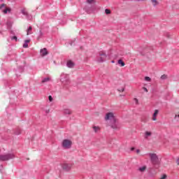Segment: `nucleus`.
<instances>
[{
	"mask_svg": "<svg viewBox=\"0 0 179 179\" xmlns=\"http://www.w3.org/2000/svg\"><path fill=\"white\" fill-rule=\"evenodd\" d=\"M105 120L106 121H108V120L110 121V127L112 129L118 130L121 128V124L117 121L115 117H114V113L111 112L106 113Z\"/></svg>",
	"mask_w": 179,
	"mask_h": 179,
	"instance_id": "f257e3e1",
	"label": "nucleus"
},
{
	"mask_svg": "<svg viewBox=\"0 0 179 179\" xmlns=\"http://www.w3.org/2000/svg\"><path fill=\"white\" fill-rule=\"evenodd\" d=\"M148 156L150 157V162L154 166L155 169H159V166H160V161L159 160V157L156 153H148Z\"/></svg>",
	"mask_w": 179,
	"mask_h": 179,
	"instance_id": "f03ea898",
	"label": "nucleus"
},
{
	"mask_svg": "<svg viewBox=\"0 0 179 179\" xmlns=\"http://www.w3.org/2000/svg\"><path fill=\"white\" fill-rule=\"evenodd\" d=\"M12 159H15V155L13 153H7L0 155L1 162H8V160H12Z\"/></svg>",
	"mask_w": 179,
	"mask_h": 179,
	"instance_id": "7ed1b4c3",
	"label": "nucleus"
},
{
	"mask_svg": "<svg viewBox=\"0 0 179 179\" xmlns=\"http://www.w3.org/2000/svg\"><path fill=\"white\" fill-rule=\"evenodd\" d=\"M97 62H104L106 59H107V54L104 51H100L99 53V56H97Z\"/></svg>",
	"mask_w": 179,
	"mask_h": 179,
	"instance_id": "20e7f679",
	"label": "nucleus"
},
{
	"mask_svg": "<svg viewBox=\"0 0 179 179\" xmlns=\"http://www.w3.org/2000/svg\"><path fill=\"white\" fill-rule=\"evenodd\" d=\"M85 10L87 13L90 15V13H96V12L99 10V7H97V6H92L90 8L85 7Z\"/></svg>",
	"mask_w": 179,
	"mask_h": 179,
	"instance_id": "39448f33",
	"label": "nucleus"
},
{
	"mask_svg": "<svg viewBox=\"0 0 179 179\" xmlns=\"http://www.w3.org/2000/svg\"><path fill=\"white\" fill-rule=\"evenodd\" d=\"M62 146L64 149H71L72 148V141L69 139H64L62 141Z\"/></svg>",
	"mask_w": 179,
	"mask_h": 179,
	"instance_id": "423d86ee",
	"label": "nucleus"
},
{
	"mask_svg": "<svg viewBox=\"0 0 179 179\" xmlns=\"http://www.w3.org/2000/svg\"><path fill=\"white\" fill-rule=\"evenodd\" d=\"M60 80L64 85H69V77H68V76H65L64 78H61Z\"/></svg>",
	"mask_w": 179,
	"mask_h": 179,
	"instance_id": "0eeeda50",
	"label": "nucleus"
},
{
	"mask_svg": "<svg viewBox=\"0 0 179 179\" xmlns=\"http://www.w3.org/2000/svg\"><path fill=\"white\" fill-rule=\"evenodd\" d=\"M71 167H72V165H71L69 164H64L62 165V169L65 171H69V170H71Z\"/></svg>",
	"mask_w": 179,
	"mask_h": 179,
	"instance_id": "6e6552de",
	"label": "nucleus"
},
{
	"mask_svg": "<svg viewBox=\"0 0 179 179\" xmlns=\"http://www.w3.org/2000/svg\"><path fill=\"white\" fill-rule=\"evenodd\" d=\"M40 54L41 57H45V55H48V50H47V48H45L41 49Z\"/></svg>",
	"mask_w": 179,
	"mask_h": 179,
	"instance_id": "1a4fd4ad",
	"label": "nucleus"
},
{
	"mask_svg": "<svg viewBox=\"0 0 179 179\" xmlns=\"http://www.w3.org/2000/svg\"><path fill=\"white\" fill-rule=\"evenodd\" d=\"M66 66L68 68H73V66H75V63L73 62H72L71 60H69V61H67Z\"/></svg>",
	"mask_w": 179,
	"mask_h": 179,
	"instance_id": "9d476101",
	"label": "nucleus"
},
{
	"mask_svg": "<svg viewBox=\"0 0 179 179\" xmlns=\"http://www.w3.org/2000/svg\"><path fill=\"white\" fill-rule=\"evenodd\" d=\"M63 113L64 115H71V114H72V110H71V109L65 108L63 110Z\"/></svg>",
	"mask_w": 179,
	"mask_h": 179,
	"instance_id": "9b49d317",
	"label": "nucleus"
},
{
	"mask_svg": "<svg viewBox=\"0 0 179 179\" xmlns=\"http://www.w3.org/2000/svg\"><path fill=\"white\" fill-rule=\"evenodd\" d=\"M157 114H159V110L156 109L152 115V121H156L157 120L156 118L157 117Z\"/></svg>",
	"mask_w": 179,
	"mask_h": 179,
	"instance_id": "f8f14e48",
	"label": "nucleus"
},
{
	"mask_svg": "<svg viewBox=\"0 0 179 179\" xmlns=\"http://www.w3.org/2000/svg\"><path fill=\"white\" fill-rule=\"evenodd\" d=\"M149 136H152V133L150 131H145V135H144V138L145 139H148L149 138Z\"/></svg>",
	"mask_w": 179,
	"mask_h": 179,
	"instance_id": "ddd939ff",
	"label": "nucleus"
},
{
	"mask_svg": "<svg viewBox=\"0 0 179 179\" xmlns=\"http://www.w3.org/2000/svg\"><path fill=\"white\" fill-rule=\"evenodd\" d=\"M146 166H141L140 168H138V171H140L141 173H145V171H146Z\"/></svg>",
	"mask_w": 179,
	"mask_h": 179,
	"instance_id": "4468645a",
	"label": "nucleus"
},
{
	"mask_svg": "<svg viewBox=\"0 0 179 179\" xmlns=\"http://www.w3.org/2000/svg\"><path fill=\"white\" fill-rule=\"evenodd\" d=\"M3 13L5 14V15H6V13H10V12H12V9L10 8H6V9H4L3 10Z\"/></svg>",
	"mask_w": 179,
	"mask_h": 179,
	"instance_id": "2eb2a0df",
	"label": "nucleus"
},
{
	"mask_svg": "<svg viewBox=\"0 0 179 179\" xmlns=\"http://www.w3.org/2000/svg\"><path fill=\"white\" fill-rule=\"evenodd\" d=\"M32 30H33V27H29V28L27 30V36L33 33L31 32Z\"/></svg>",
	"mask_w": 179,
	"mask_h": 179,
	"instance_id": "dca6fc26",
	"label": "nucleus"
},
{
	"mask_svg": "<svg viewBox=\"0 0 179 179\" xmlns=\"http://www.w3.org/2000/svg\"><path fill=\"white\" fill-rule=\"evenodd\" d=\"M117 64L120 66H125V62H124V61H122V59H121L117 61Z\"/></svg>",
	"mask_w": 179,
	"mask_h": 179,
	"instance_id": "f3484780",
	"label": "nucleus"
},
{
	"mask_svg": "<svg viewBox=\"0 0 179 179\" xmlns=\"http://www.w3.org/2000/svg\"><path fill=\"white\" fill-rule=\"evenodd\" d=\"M14 134L15 135H20L22 134V130L20 128H17Z\"/></svg>",
	"mask_w": 179,
	"mask_h": 179,
	"instance_id": "a211bd4d",
	"label": "nucleus"
},
{
	"mask_svg": "<svg viewBox=\"0 0 179 179\" xmlns=\"http://www.w3.org/2000/svg\"><path fill=\"white\" fill-rule=\"evenodd\" d=\"M26 18L27 19V20H33V16H31V15H29V13L27 14Z\"/></svg>",
	"mask_w": 179,
	"mask_h": 179,
	"instance_id": "6ab92c4d",
	"label": "nucleus"
},
{
	"mask_svg": "<svg viewBox=\"0 0 179 179\" xmlns=\"http://www.w3.org/2000/svg\"><path fill=\"white\" fill-rule=\"evenodd\" d=\"M50 78H43V80H42V83H47V82H50Z\"/></svg>",
	"mask_w": 179,
	"mask_h": 179,
	"instance_id": "aec40b11",
	"label": "nucleus"
},
{
	"mask_svg": "<svg viewBox=\"0 0 179 179\" xmlns=\"http://www.w3.org/2000/svg\"><path fill=\"white\" fill-rule=\"evenodd\" d=\"M21 13H22V15H24V16H26L29 13H27V11H26V9H22V10H21Z\"/></svg>",
	"mask_w": 179,
	"mask_h": 179,
	"instance_id": "412c9836",
	"label": "nucleus"
},
{
	"mask_svg": "<svg viewBox=\"0 0 179 179\" xmlns=\"http://www.w3.org/2000/svg\"><path fill=\"white\" fill-rule=\"evenodd\" d=\"M106 15H110L111 13V10L108 8L105 9Z\"/></svg>",
	"mask_w": 179,
	"mask_h": 179,
	"instance_id": "4be33fe9",
	"label": "nucleus"
},
{
	"mask_svg": "<svg viewBox=\"0 0 179 179\" xmlns=\"http://www.w3.org/2000/svg\"><path fill=\"white\" fill-rule=\"evenodd\" d=\"M43 36H44V33H43V31L41 30H40L39 36H38V38H41V37H43Z\"/></svg>",
	"mask_w": 179,
	"mask_h": 179,
	"instance_id": "5701e85b",
	"label": "nucleus"
},
{
	"mask_svg": "<svg viewBox=\"0 0 179 179\" xmlns=\"http://www.w3.org/2000/svg\"><path fill=\"white\" fill-rule=\"evenodd\" d=\"M161 79H162V80H164L167 79V75H166V74L162 75V76H161Z\"/></svg>",
	"mask_w": 179,
	"mask_h": 179,
	"instance_id": "b1692460",
	"label": "nucleus"
},
{
	"mask_svg": "<svg viewBox=\"0 0 179 179\" xmlns=\"http://www.w3.org/2000/svg\"><path fill=\"white\" fill-rule=\"evenodd\" d=\"M145 80L146 82H150L152 80V78H150V77L145 76Z\"/></svg>",
	"mask_w": 179,
	"mask_h": 179,
	"instance_id": "393cba45",
	"label": "nucleus"
},
{
	"mask_svg": "<svg viewBox=\"0 0 179 179\" xmlns=\"http://www.w3.org/2000/svg\"><path fill=\"white\" fill-rule=\"evenodd\" d=\"M11 40H13V41L15 40V41H17V36H12Z\"/></svg>",
	"mask_w": 179,
	"mask_h": 179,
	"instance_id": "a878e982",
	"label": "nucleus"
},
{
	"mask_svg": "<svg viewBox=\"0 0 179 179\" xmlns=\"http://www.w3.org/2000/svg\"><path fill=\"white\" fill-rule=\"evenodd\" d=\"M118 90V92H120V93H121V92H124L125 91V87H122V89H118L117 90Z\"/></svg>",
	"mask_w": 179,
	"mask_h": 179,
	"instance_id": "bb28decb",
	"label": "nucleus"
},
{
	"mask_svg": "<svg viewBox=\"0 0 179 179\" xmlns=\"http://www.w3.org/2000/svg\"><path fill=\"white\" fill-rule=\"evenodd\" d=\"M93 129H94V132H97V130L99 129V128L98 127L94 126Z\"/></svg>",
	"mask_w": 179,
	"mask_h": 179,
	"instance_id": "cd10ccee",
	"label": "nucleus"
},
{
	"mask_svg": "<svg viewBox=\"0 0 179 179\" xmlns=\"http://www.w3.org/2000/svg\"><path fill=\"white\" fill-rule=\"evenodd\" d=\"M22 47H23V48H27L29 47V44L25 43V42H24V43L23 44Z\"/></svg>",
	"mask_w": 179,
	"mask_h": 179,
	"instance_id": "c85d7f7f",
	"label": "nucleus"
},
{
	"mask_svg": "<svg viewBox=\"0 0 179 179\" xmlns=\"http://www.w3.org/2000/svg\"><path fill=\"white\" fill-rule=\"evenodd\" d=\"M152 2H155L154 6L157 5V0H152Z\"/></svg>",
	"mask_w": 179,
	"mask_h": 179,
	"instance_id": "c756f323",
	"label": "nucleus"
},
{
	"mask_svg": "<svg viewBox=\"0 0 179 179\" xmlns=\"http://www.w3.org/2000/svg\"><path fill=\"white\" fill-rule=\"evenodd\" d=\"M48 99H49V101H50V102L52 101V100H53L52 96L51 95H50L48 96Z\"/></svg>",
	"mask_w": 179,
	"mask_h": 179,
	"instance_id": "7c9ffc66",
	"label": "nucleus"
},
{
	"mask_svg": "<svg viewBox=\"0 0 179 179\" xmlns=\"http://www.w3.org/2000/svg\"><path fill=\"white\" fill-rule=\"evenodd\" d=\"M94 0H87V3H93Z\"/></svg>",
	"mask_w": 179,
	"mask_h": 179,
	"instance_id": "2f4dec72",
	"label": "nucleus"
},
{
	"mask_svg": "<svg viewBox=\"0 0 179 179\" xmlns=\"http://www.w3.org/2000/svg\"><path fill=\"white\" fill-rule=\"evenodd\" d=\"M165 36L167 37V38H170V34L169 33H165Z\"/></svg>",
	"mask_w": 179,
	"mask_h": 179,
	"instance_id": "473e14b6",
	"label": "nucleus"
},
{
	"mask_svg": "<svg viewBox=\"0 0 179 179\" xmlns=\"http://www.w3.org/2000/svg\"><path fill=\"white\" fill-rule=\"evenodd\" d=\"M167 178V175H163L160 179H166Z\"/></svg>",
	"mask_w": 179,
	"mask_h": 179,
	"instance_id": "72a5a7b5",
	"label": "nucleus"
},
{
	"mask_svg": "<svg viewBox=\"0 0 179 179\" xmlns=\"http://www.w3.org/2000/svg\"><path fill=\"white\" fill-rule=\"evenodd\" d=\"M2 8H5V3L0 5V9H2Z\"/></svg>",
	"mask_w": 179,
	"mask_h": 179,
	"instance_id": "f704fd0d",
	"label": "nucleus"
},
{
	"mask_svg": "<svg viewBox=\"0 0 179 179\" xmlns=\"http://www.w3.org/2000/svg\"><path fill=\"white\" fill-rule=\"evenodd\" d=\"M76 39H74L73 41H72L71 42H70V45H73V43H75Z\"/></svg>",
	"mask_w": 179,
	"mask_h": 179,
	"instance_id": "c9c22d12",
	"label": "nucleus"
},
{
	"mask_svg": "<svg viewBox=\"0 0 179 179\" xmlns=\"http://www.w3.org/2000/svg\"><path fill=\"white\" fill-rule=\"evenodd\" d=\"M23 69H23V66H20V72H23Z\"/></svg>",
	"mask_w": 179,
	"mask_h": 179,
	"instance_id": "e433bc0d",
	"label": "nucleus"
},
{
	"mask_svg": "<svg viewBox=\"0 0 179 179\" xmlns=\"http://www.w3.org/2000/svg\"><path fill=\"white\" fill-rule=\"evenodd\" d=\"M134 101L136 102V104H138V99L135 98Z\"/></svg>",
	"mask_w": 179,
	"mask_h": 179,
	"instance_id": "4c0bfd02",
	"label": "nucleus"
},
{
	"mask_svg": "<svg viewBox=\"0 0 179 179\" xmlns=\"http://www.w3.org/2000/svg\"><path fill=\"white\" fill-rule=\"evenodd\" d=\"M24 43L27 44L28 43H30V40H25Z\"/></svg>",
	"mask_w": 179,
	"mask_h": 179,
	"instance_id": "58836bf2",
	"label": "nucleus"
},
{
	"mask_svg": "<svg viewBox=\"0 0 179 179\" xmlns=\"http://www.w3.org/2000/svg\"><path fill=\"white\" fill-rule=\"evenodd\" d=\"M143 90H144L145 92H148V88L143 87Z\"/></svg>",
	"mask_w": 179,
	"mask_h": 179,
	"instance_id": "ea45409f",
	"label": "nucleus"
},
{
	"mask_svg": "<svg viewBox=\"0 0 179 179\" xmlns=\"http://www.w3.org/2000/svg\"><path fill=\"white\" fill-rule=\"evenodd\" d=\"M141 152V150H136V153H140Z\"/></svg>",
	"mask_w": 179,
	"mask_h": 179,
	"instance_id": "a19ab883",
	"label": "nucleus"
},
{
	"mask_svg": "<svg viewBox=\"0 0 179 179\" xmlns=\"http://www.w3.org/2000/svg\"><path fill=\"white\" fill-rule=\"evenodd\" d=\"M10 34H15V31H10Z\"/></svg>",
	"mask_w": 179,
	"mask_h": 179,
	"instance_id": "79ce46f5",
	"label": "nucleus"
},
{
	"mask_svg": "<svg viewBox=\"0 0 179 179\" xmlns=\"http://www.w3.org/2000/svg\"><path fill=\"white\" fill-rule=\"evenodd\" d=\"M45 113H46V114H48V113H50V110H46Z\"/></svg>",
	"mask_w": 179,
	"mask_h": 179,
	"instance_id": "37998d69",
	"label": "nucleus"
},
{
	"mask_svg": "<svg viewBox=\"0 0 179 179\" xmlns=\"http://www.w3.org/2000/svg\"><path fill=\"white\" fill-rule=\"evenodd\" d=\"M134 149H135V148H134V147H132V148H131V151H134Z\"/></svg>",
	"mask_w": 179,
	"mask_h": 179,
	"instance_id": "c03bdc74",
	"label": "nucleus"
},
{
	"mask_svg": "<svg viewBox=\"0 0 179 179\" xmlns=\"http://www.w3.org/2000/svg\"><path fill=\"white\" fill-rule=\"evenodd\" d=\"M177 164L179 166V158L177 159Z\"/></svg>",
	"mask_w": 179,
	"mask_h": 179,
	"instance_id": "a18cd8bd",
	"label": "nucleus"
},
{
	"mask_svg": "<svg viewBox=\"0 0 179 179\" xmlns=\"http://www.w3.org/2000/svg\"><path fill=\"white\" fill-rule=\"evenodd\" d=\"M143 122H146V120L142 119Z\"/></svg>",
	"mask_w": 179,
	"mask_h": 179,
	"instance_id": "49530a36",
	"label": "nucleus"
},
{
	"mask_svg": "<svg viewBox=\"0 0 179 179\" xmlns=\"http://www.w3.org/2000/svg\"><path fill=\"white\" fill-rule=\"evenodd\" d=\"M111 62H112V64H114L115 62H114V60H113Z\"/></svg>",
	"mask_w": 179,
	"mask_h": 179,
	"instance_id": "de8ad7c7",
	"label": "nucleus"
},
{
	"mask_svg": "<svg viewBox=\"0 0 179 179\" xmlns=\"http://www.w3.org/2000/svg\"><path fill=\"white\" fill-rule=\"evenodd\" d=\"M0 34H2V31H0Z\"/></svg>",
	"mask_w": 179,
	"mask_h": 179,
	"instance_id": "09e8293b",
	"label": "nucleus"
},
{
	"mask_svg": "<svg viewBox=\"0 0 179 179\" xmlns=\"http://www.w3.org/2000/svg\"><path fill=\"white\" fill-rule=\"evenodd\" d=\"M80 49L82 50V47H80Z\"/></svg>",
	"mask_w": 179,
	"mask_h": 179,
	"instance_id": "8fccbe9b",
	"label": "nucleus"
}]
</instances>
